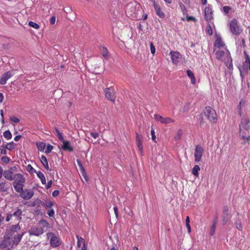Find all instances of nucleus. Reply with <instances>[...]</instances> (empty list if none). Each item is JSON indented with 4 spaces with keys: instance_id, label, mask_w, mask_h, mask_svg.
<instances>
[{
    "instance_id": "1",
    "label": "nucleus",
    "mask_w": 250,
    "mask_h": 250,
    "mask_svg": "<svg viewBox=\"0 0 250 250\" xmlns=\"http://www.w3.org/2000/svg\"><path fill=\"white\" fill-rule=\"evenodd\" d=\"M218 117L215 110L209 106H206L200 115L201 123L207 124L208 121L210 123H216Z\"/></svg>"
},
{
    "instance_id": "2",
    "label": "nucleus",
    "mask_w": 250,
    "mask_h": 250,
    "mask_svg": "<svg viewBox=\"0 0 250 250\" xmlns=\"http://www.w3.org/2000/svg\"><path fill=\"white\" fill-rule=\"evenodd\" d=\"M229 27L230 32L233 35H239L242 32V29L236 19H233L230 21Z\"/></svg>"
},
{
    "instance_id": "3",
    "label": "nucleus",
    "mask_w": 250,
    "mask_h": 250,
    "mask_svg": "<svg viewBox=\"0 0 250 250\" xmlns=\"http://www.w3.org/2000/svg\"><path fill=\"white\" fill-rule=\"evenodd\" d=\"M46 236L48 239L50 238V245L51 247L57 248L61 245V239L56 236L54 233L51 232H48L46 234Z\"/></svg>"
},
{
    "instance_id": "4",
    "label": "nucleus",
    "mask_w": 250,
    "mask_h": 250,
    "mask_svg": "<svg viewBox=\"0 0 250 250\" xmlns=\"http://www.w3.org/2000/svg\"><path fill=\"white\" fill-rule=\"evenodd\" d=\"M216 58L220 61L227 63L230 59V54L228 50L226 51L218 50L215 53Z\"/></svg>"
},
{
    "instance_id": "5",
    "label": "nucleus",
    "mask_w": 250,
    "mask_h": 250,
    "mask_svg": "<svg viewBox=\"0 0 250 250\" xmlns=\"http://www.w3.org/2000/svg\"><path fill=\"white\" fill-rule=\"evenodd\" d=\"M204 153V149L201 146L199 145L195 146L194 152L195 163H197L201 161Z\"/></svg>"
},
{
    "instance_id": "6",
    "label": "nucleus",
    "mask_w": 250,
    "mask_h": 250,
    "mask_svg": "<svg viewBox=\"0 0 250 250\" xmlns=\"http://www.w3.org/2000/svg\"><path fill=\"white\" fill-rule=\"evenodd\" d=\"M245 55V61L243 62L242 69L244 72H242V70L240 69V74L242 76V73L247 74L248 73V70H250V58L249 55L247 54L246 51L244 52Z\"/></svg>"
},
{
    "instance_id": "7",
    "label": "nucleus",
    "mask_w": 250,
    "mask_h": 250,
    "mask_svg": "<svg viewBox=\"0 0 250 250\" xmlns=\"http://www.w3.org/2000/svg\"><path fill=\"white\" fill-rule=\"evenodd\" d=\"M205 19L207 22H210L214 26L213 11L210 7H206L204 9Z\"/></svg>"
},
{
    "instance_id": "8",
    "label": "nucleus",
    "mask_w": 250,
    "mask_h": 250,
    "mask_svg": "<svg viewBox=\"0 0 250 250\" xmlns=\"http://www.w3.org/2000/svg\"><path fill=\"white\" fill-rule=\"evenodd\" d=\"M15 74V70H11L3 73L0 79V84L4 85L6 84L7 81L14 76Z\"/></svg>"
},
{
    "instance_id": "9",
    "label": "nucleus",
    "mask_w": 250,
    "mask_h": 250,
    "mask_svg": "<svg viewBox=\"0 0 250 250\" xmlns=\"http://www.w3.org/2000/svg\"><path fill=\"white\" fill-rule=\"evenodd\" d=\"M169 54L173 63L177 64L180 62L183 63L182 56L178 52L171 51Z\"/></svg>"
},
{
    "instance_id": "10",
    "label": "nucleus",
    "mask_w": 250,
    "mask_h": 250,
    "mask_svg": "<svg viewBox=\"0 0 250 250\" xmlns=\"http://www.w3.org/2000/svg\"><path fill=\"white\" fill-rule=\"evenodd\" d=\"M229 208L228 206H224L223 208V215H222V222L223 225H225L230 220V217H229Z\"/></svg>"
},
{
    "instance_id": "11",
    "label": "nucleus",
    "mask_w": 250,
    "mask_h": 250,
    "mask_svg": "<svg viewBox=\"0 0 250 250\" xmlns=\"http://www.w3.org/2000/svg\"><path fill=\"white\" fill-rule=\"evenodd\" d=\"M151 1L153 3L154 8L156 11V14L160 18H164L165 17V14L162 11L161 7L159 4H158L155 0H151Z\"/></svg>"
},
{
    "instance_id": "12",
    "label": "nucleus",
    "mask_w": 250,
    "mask_h": 250,
    "mask_svg": "<svg viewBox=\"0 0 250 250\" xmlns=\"http://www.w3.org/2000/svg\"><path fill=\"white\" fill-rule=\"evenodd\" d=\"M43 233V230L42 227L38 228L36 227H32L29 230V233L31 235H35L39 236Z\"/></svg>"
},
{
    "instance_id": "13",
    "label": "nucleus",
    "mask_w": 250,
    "mask_h": 250,
    "mask_svg": "<svg viewBox=\"0 0 250 250\" xmlns=\"http://www.w3.org/2000/svg\"><path fill=\"white\" fill-rule=\"evenodd\" d=\"M25 182L19 181V182H13V185L15 190L20 194L24 192L23 187Z\"/></svg>"
},
{
    "instance_id": "14",
    "label": "nucleus",
    "mask_w": 250,
    "mask_h": 250,
    "mask_svg": "<svg viewBox=\"0 0 250 250\" xmlns=\"http://www.w3.org/2000/svg\"><path fill=\"white\" fill-rule=\"evenodd\" d=\"M111 90L112 91L113 90L112 87L106 88L104 89L105 97L110 101L114 102L115 98L113 92H111Z\"/></svg>"
},
{
    "instance_id": "15",
    "label": "nucleus",
    "mask_w": 250,
    "mask_h": 250,
    "mask_svg": "<svg viewBox=\"0 0 250 250\" xmlns=\"http://www.w3.org/2000/svg\"><path fill=\"white\" fill-rule=\"evenodd\" d=\"M214 45L215 47L220 48L221 47H224L226 44L222 40V38L220 36L216 35V38Z\"/></svg>"
},
{
    "instance_id": "16",
    "label": "nucleus",
    "mask_w": 250,
    "mask_h": 250,
    "mask_svg": "<svg viewBox=\"0 0 250 250\" xmlns=\"http://www.w3.org/2000/svg\"><path fill=\"white\" fill-rule=\"evenodd\" d=\"M63 144L62 146V148L64 150H67L69 152H72L73 151V148L70 145V142L68 141H65L63 139V141H61Z\"/></svg>"
},
{
    "instance_id": "17",
    "label": "nucleus",
    "mask_w": 250,
    "mask_h": 250,
    "mask_svg": "<svg viewBox=\"0 0 250 250\" xmlns=\"http://www.w3.org/2000/svg\"><path fill=\"white\" fill-rule=\"evenodd\" d=\"M143 138L142 137H141L138 133H136V143H137V146L138 147L139 150L141 152L143 153V147L142 146V139Z\"/></svg>"
},
{
    "instance_id": "18",
    "label": "nucleus",
    "mask_w": 250,
    "mask_h": 250,
    "mask_svg": "<svg viewBox=\"0 0 250 250\" xmlns=\"http://www.w3.org/2000/svg\"><path fill=\"white\" fill-rule=\"evenodd\" d=\"M240 133L241 138L243 140H246L247 142H248L250 140V135L248 130H245L241 131V128H240Z\"/></svg>"
},
{
    "instance_id": "19",
    "label": "nucleus",
    "mask_w": 250,
    "mask_h": 250,
    "mask_svg": "<svg viewBox=\"0 0 250 250\" xmlns=\"http://www.w3.org/2000/svg\"><path fill=\"white\" fill-rule=\"evenodd\" d=\"M41 162L42 163L44 167L48 171H51L52 169L49 168L48 166V161L46 157L44 155H42L41 158H40Z\"/></svg>"
},
{
    "instance_id": "20",
    "label": "nucleus",
    "mask_w": 250,
    "mask_h": 250,
    "mask_svg": "<svg viewBox=\"0 0 250 250\" xmlns=\"http://www.w3.org/2000/svg\"><path fill=\"white\" fill-rule=\"evenodd\" d=\"M101 63L97 62L95 61L92 62V64L91 65V69L93 71V72L98 73L100 72V67L101 66Z\"/></svg>"
},
{
    "instance_id": "21",
    "label": "nucleus",
    "mask_w": 250,
    "mask_h": 250,
    "mask_svg": "<svg viewBox=\"0 0 250 250\" xmlns=\"http://www.w3.org/2000/svg\"><path fill=\"white\" fill-rule=\"evenodd\" d=\"M179 6L181 9V10L183 13V15L185 16L184 17L182 18L181 20L183 21H188V12L186 9V6L182 2H179Z\"/></svg>"
},
{
    "instance_id": "22",
    "label": "nucleus",
    "mask_w": 250,
    "mask_h": 250,
    "mask_svg": "<svg viewBox=\"0 0 250 250\" xmlns=\"http://www.w3.org/2000/svg\"><path fill=\"white\" fill-rule=\"evenodd\" d=\"M34 192L33 191H29L25 194L24 192L20 194V196L23 199L28 200L30 199L34 195Z\"/></svg>"
},
{
    "instance_id": "23",
    "label": "nucleus",
    "mask_w": 250,
    "mask_h": 250,
    "mask_svg": "<svg viewBox=\"0 0 250 250\" xmlns=\"http://www.w3.org/2000/svg\"><path fill=\"white\" fill-rule=\"evenodd\" d=\"M23 234V233H21V234H17V235L14 237V239L12 241V246H13L14 245H15L16 246L18 245L19 244L20 242L21 241Z\"/></svg>"
},
{
    "instance_id": "24",
    "label": "nucleus",
    "mask_w": 250,
    "mask_h": 250,
    "mask_svg": "<svg viewBox=\"0 0 250 250\" xmlns=\"http://www.w3.org/2000/svg\"><path fill=\"white\" fill-rule=\"evenodd\" d=\"M245 101L243 99H241L239 103V104L237 106V111L240 117L242 116V109L243 107L245 106Z\"/></svg>"
},
{
    "instance_id": "25",
    "label": "nucleus",
    "mask_w": 250,
    "mask_h": 250,
    "mask_svg": "<svg viewBox=\"0 0 250 250\" xmlns=\"http://www.w3.org/2000/svg\"><path fill=\"white\" fill-rule=\"evenodd\" d=\"M12 242L11 241L7 240L3 238V240L0 243V249L1 250L6 249L8 245L11 246Z\"/></svg>"
},
{
    "instance_id": "26",
    "label": "nucleus",
    "mask_w": 250,
    "mask_h": 250,
    "mask_svg": "<svg viewBox=\"0 0 250 250\" xmlns=\"http://www.w3.org/2000/svg\"><path fill=\"white\" fill-rule=\"evenodd\" d=\"M13 173L9 169L6 170L3 172V175L4 177L10 181H12L14 179V178L12 177Z\"/></svg>"
},
{
    "instance_id": "27",
    "label": "nucleus",
    "mask_w": 250,
    "mask_h": 250,
    "mask_svg": "<svg viewBox=\"0 0 250 250\" xmlns=\"http://www.w3.org/2000/svg\"><path fill=\"white\" fill-rule=\"evenodd\" d=\"M21 229V227L19 224L17 225H12L10 227L8 230L11 232L12 233L13 232H17L19 230Z\"/></svg>"
},
{
    "instance_id": "28",
    "label": "nucleus",
    "mask_w": 250,
    "mask_h": 250,
    "mask_svg": "<svg viewBox=\"0 0 250 250\" xmlns=\"http://www.w3.org/2000/svg\"><path fill=\"white\" fill-rule=\"evenodd\" d=\"M207 23L208 25L206 28V33L207 34L211 36L213 34L212 26L214 27L215 26H213L210 22Z\"/></svg>"
},
{
    "instance_id": "29",
    "label": "nucleus",
    "mask_w": 250,
    "mask_h": 250,
    "mask_svg": "<svg viewBox=\"0 0 250 250\" xmlns=\"http://www.w3.org/2000/svg\"><path fill=\"white\" fill-rule=\"evenodd\" d=\"M14 178H16V180L14 182H19V181L25 182V178L21 173H17L15 174Z\"/></svg>"
},
{
    "instance_id": "30",
    "label": "nucleus",
    "mask_w": 250,
    "mask_h": 250,
    "mask_svg": "<svg viewBox=\"0 0 250 250\" xmlns=\"http://www.w3.org/2000/svg\"><path fill=\"white\" fill-rule=\"evenodd\" d=\"M200 170V167L198 165H195L193 168L192 169L191 173L195 177H198L199 176V171Z\"/></svg>"
},
{
    "instance_id": "31",
    "label": "nucleus",
    "mask_w": 250,
    "mask_h": 250,
    "mask_svg": "<svg viewBox=\"0 0 250 250\" xmlns=\"http://www.w3.org/2000/svg\"><path fill=\"white\" fill-rule=\"evenodd\" d=\"M39 223L40 225H42V229H47L50 227L48 222L44 219H42L39 221Z\"/></svg>"
},
{
    "instance_id": "32",
    "label": "nucleus",
    "mask_w": 250,
    "mask_h": 250,
    "mask_svg": "<svg viewBox=\"0 0 250 250\" xmlns=\"http://www.w3.org/2000/svg\"><path fill=\"white\" fill-rule=\"evenodd\" d=\"M37 175L38 177L40 179L42 184H46V178L43 174L41 171H39L38 172H37Z\"/></svg>"
},
{
    "instance_id": "33",
    "label": "nucleus",
    "mask_w": 250,
    "mask_h": 250,
    "mask_svg": "<svg viewBox=\"0 0 250 250\" xmlns=\"http://www.w3.org/2000/svg\"><path fill=\"white\" fill-rule=\"evenodd\" d=\"M188 78L190 80L191 83L192 84H196V79L194 76V74L189 70H188Z\"/></svg>"
},
{
    "instance_id": "34",
    "label": "nucleus",
    "mask_w": 250,
    "mask_h": 250,
    "mask_svg": "<svg viewBox=\"0 0 250 250\" xmlns=\"http://www.w3.org/2000/svg\"><path fill=\"white\" fill-rule=\"evenodd\" d=\"M39 151H43L46 146V144L44 142H40L36 144Z\"/></svg>"
},
{
    "instance_id": "35",
    "label": "nucleus",
    "mask_w": 250,
    "mask_h": 250,
    "mask_svg": "<svg viewBox=\"0 0 250 250\" xmlns=\"http://www.w3.org/2000/svg\"><path fill=\"white\" fill-rule=\"evenodd\" d=\"M175 121L169 117L163 118V120L161 121V123L164 124H168L174 123Z\"/></svg>"
},
{
    "instance_id": "36",
    "label": "nucleus",
    "mask_w": 250,
    "mask_h": 250,
    "mask_svg": "<svg viewBox=\"0 0 250 250\" xmlns=\"http://www.w3.org/2000/svg\"><path fill=\"white\" fill-rule=\"evenodd\" d=\"M12 236H13V233L9 231L8 229H6L5 234L3 236V238L6 239L7 240L10 241Z\"/></svg>"
},
{
    "instance_id": "37",
    "label": "nucleus",
    "mask_w": 250,
    "mask_h": 250,
    "mask_svg": "<svg viewBox=\"0 0 250 250\" xmlns=\"http://www.w3.org/2000/svg\"><path fill=\"white\" fill-rule=\"evenodd\" d=\"M22 210L21 209L18 208L17 211H15L14 213L12 214L15 216H17L19 220L21 221V215H22Z\"/></svg>"
},
{
    "instance_id": "38",
    "label": "nucleus",
    "mask_w": 250,
    "mask_h": 250,
    "mask_svg": "<svg viewBox=\"0 0 250 250\" xmlns=\"http://www.w3.org/2000/svg\"><path fill=\"white\" fill-rule=\"evenodd\" d=\"M9 187L6 186L5 182H1L0 183V191L1 192L6 191Z\"/></svg>"
},
{
    "instance_id": "39",
    "label": "nucleus",
    "mask_w": 250,
    "mask_h": 250,
    "mask_svg": "<svg viewBox=\"0 0 250 250\" xmlns=\"http://www.w3.org/2000/svg\"><path fill=\"white\" fill-rule=\"evenodd\" d=\"M3 136L7 140H10L12 137V135L9 130H7L3 132Z\"/></svg>"
},
{
    "instance_id": "40",
    "label": "nucleus",
    "mask_w": 250,
    "mask_h": 250,
    "mask_svg": "<svg viewBox=\"0 0 250 250\" xmlns=\"http://www.w3.org/2000/svg\"><path fill=\"white\" fill-rule=\"evenodd\" d=\"M216 224H217V221L214 220L212 224V225L211 227V230H210V234L211 236H213L215 233Z\"/></svg>"
},
{
    "instance_id": "41",
    "label": "nucleus",
    "mask_w": 250,
    "mask_h": 250,
    "mask_svg": "<svg viewBox=\"0 0 250 250\" xmlns=\"http://www.w3.org/2000/svg\"><path fill=\"white\" fill-rule=\"evenodd\" d=\"M15 144L13 142H11L5 145V147L9 150H12L15 148Z\"/></svg>"
},
{
    "instance_id": "42",
    "label": "nucleus",
    "mask_w": 250,
    "mask_h": 250,
    "mask_svg": "<svg viewBox=\"0 0 250 250\" xmlns=\"http://www.w3.org/2000/svg\"><path fill=\"white\" fill-rule=\"evenodd\" d=\"M54 130L57 133V136H58L59 140L61 142L63 141L64 138H63L62 133L59 131V130L58 129V128L56 127H54Z\"/></svg>"
},
{
    "instance_id": "43",
    "label": "nucleus",
    "mask_w": 250,
    "mask_h": 250,
    "mask_svg": "<svg viewBox=\"0 0 250 250\" xmlns=\"http://www.w3.org/2000/svg\"><path fill=\"white\" fill-rule=\"evenodd\" d=\"M28 25L35 29H39L40 28V25L35 22L30 21L28 22Z\"/></svg>"
},
{
    "instance_id": "44",
    "label": "nucleus",
    "mask_w": 250,
    "mask_h": 250,
    "mask_svg": "<svg viewBox=\"0 0 250 250\" xmlns=\"http://www.w3.org/2000/svg\"><path fill=\"white\" fill-rule=\"evenodd\" d=\"M231 9V8L229 6H224L223 7V12L225 15L229 14Z\"/></svg>"
},
{
    "instance_id": "45",
    "label": "nucleus",
    "mask_w": 250,
    "mask_h": 250,
    "mask_svg": "<svg viewBox=\"0 0 250 250\" xmlns=\"http://www.w3.org/2000/svg\"><path fill=\"white\" fill-rule=\"evenodd\" d=\"M26 169L30 173L32 172V173H35L37 174V172H38V171H37L34 168H33V167H32V166L30 164H29L27 166Z\"/></svg>"
},
{
    "instance_id": "46",
    "label": "nucleus",
    "mask_w": 250,
    "mask_h": 250,
    "mask_svg": "<svg viewBox=\"0 0 250 250\" xmlns=\"http://www.w3.org/2000/svg\"><path fill=\"white\" fill-rule=\"evenodd\" d=\"M80 170L81 171V172L84 178V179L86 181H88V176L87 175L86 172L84 167L82 168V169H80Z\"/></svg>"
},
{
    "instance_id": "47",
    "label": "nucleus",
    "mask_w": 250,
    "mask_h": 250,
    "mask_svg": "<svg viewBox=\"0 0 250 250\" xmlns=\"http://www.w3.org/2000/svg\"><path fill=\"white\" fill-rule=\"evenodd\" d=\"M55 204V203L54 202H53L52 201H49L47 203H45L44 207L46 209H48L49 208H51Z\"/></svg>"
},
{
    "instance_id": "48",
    "label": "nucleus",
    "mask_w": 250,
    "mask_h": 250,
    "mask_svg": "<svg viewBox=\"0 0 250 250\" xmlns=\"http://www.w3.org/2000/svg\"><path fill=\"white\" fill-rule=\"evenodd\" d=\"M53 148V146L51 145L50 144H48L47 145L46 149L45 150V153H46V154L49 153L50 152H51V151L52 150Z\"/></svg>"
},
{
    "instance_id": "49",
    "label": "nucleus",
    "mask_w": 250,
    "mask_h": 250,
    "mask_svg": "<svg viewBox=\"0 0 250 250\" xmlns=\"http://www.w3.org/2000/svg\"><path fill=\"white\" fill-rule=\"evenodd\" d=\"M227 66L228 67L229 69H231L233 67V63H232V60L231 58L230 57V60H229V62H227V63H225Z\"/></svg>"
},
{
    "instance_id": "50",
    "label": "nucleus",
    "mask_w": 250,
    "mask_h": 250,
    "mask_svg": "<svg viewBox=\"0 0 250 250\" xmlns=\"http://www.w3.org/2000/svg\"><path fill=\"white\" fill-rule=\"evenodd\" d=\"M182 134H183L182 130L181 129H179L178 131L177 134L175 136V137H174L175 140H179L181 138Z\"/></svg>"
},
{
    "instance_id": "51",
    "label": "nucleus",
    "mask_w": 250,
    "mask_h": 250,
    "mask_svg": "<svg viewBox=\"0 0 250 250\" xmlns=\"http://www.w3.org/2000/svg\"><path fill=\"white\" fill-rule=\"evenodd\" d=\"M189 21H193L195 25H197L198 20L197 18L193 16H188V22Z\"/></svg>"
},
{
    "instance_id": "52",
    "label": "nucleus",
    "mask_w": 250,
    "mask_h": 250,
    "mask_svg": "<svg viewBox=\"0 0 250 250\" xmlns=\"http://www.w3.org/2000/svg\"><path fill=\"white\" fill-rule=\"evenodd\" d=\"M1 160L3 163H4L5 164H8L11 161V159H10V158H9L7 156L2 157L1 158Z\"/></svg>"
},
{
    "instance_id": "53",
    "label": "nucleus",
    "mask_w": 250,
    "mask_h": 250,
    "mask_svg": "<svg viewBox=\"0 0 250 250\" xmlns=\"http://www.w3.org/2000/svg\"><path fill=\"white\" fill-rule=\"evenodd\" d=\"M48 216L50 217H54L55 215V211L53 209L51 208L49 209L47 212Z\"/></svg>"
},
{
    "instance_id": "54",
    "label": "nucleus",
    "mask_w": 250,
    "mask_h": 250,
    "mask_svg": "<svg viewBox=\"0 0 250 250\" xmlns=\"http://www.w3.org/2000/svg\"><path fill=\"white\" fill-rule=\"evenodd\" d=\"M151 53L154 55L155 53V47L152 42H150Z\"/></svg>"
},
{
    "instance_id": "55",
    "label": "nucleus",
    "mask_w": 250,
    "mask_h": 250,
    "mask_svg": "<svg viewBox=\"0 0 250 250\" xmlns=\"http://www.w3.org/2000/svg\"><path fill=\"white\" fill-rule=\"evenodd\" d=\"M10 120L15 123H18L20 122V119L15 116L11 117L10 118Z\"/></svg>"
},
{
    "instance_id": "56",
    "label": "nucleus",
    "mask_w": 250,
    "mask_h": 250,
    "mask_svg": "<svg viewBox=\"0 0 250 250\" xmlns=\"http://www.w3.org/2000/svg\"><path fill=\"white\" fill-rule=\"evenodd\" d=\"M36 205H37L38 207H40L41 206H44L45 203L39 199H37L36 200Z\"/></svg>"
},
{
    "instance_id": "57",
    "label": "nucleus",
    "mask_w": 250,
    "mask_h": 250,
    "mask_svg": "<svg viewBox=\"0 0 250 250\" xmlns=\"http://www.w3.org/2000/svg\"><path fill=\"white\" fill-rule=\"evenodd\" d=\"M150 132H151L152 140L154 142H156V136L155 135V131H154V130L153 129V128H151Z\"/></svg>"
},
{
    "instance_id": "58",
    "label": "nucleus",
    "mask_w": 250,
    "mask_h": 250,
    "mask_svg": "<svg viewBox=\"0 0 250 250\" xmlns=\"http://www.w3.org/2000/svg\"><path fill=\"white\" fill-rule=\"evenodd\" d=\"M154 118L156 120L160 121L161 123V121L163 120V117L158 114L154 115Z\"/></svg>"
},
{
    "instance_id": "59",
    "label": "nucleus",
    "mask_w": 250,
    "mask_h": 250,
    "mask_svg": "<svg viewBox=\"0 0 250 250\" xmlns=\"http://www.w3.org/2000/svg\"><path fill=\"white\" fill-rule=\"evenodd\" d=\"M102 52V55L104 57H106L107 53V50L105 47H103L102 49L101 50Z\"/></svg>"
},
{
    "instance_id": "60",
    "label": "nucleus",
    "mask_w": 250,
    "mask_h": 250,
    "mask_svg": "<svg viewBox=\"0 0 250 250\" xmlns=\"http://www.w3.org/2000/svg\"><path fill=\"white\" fill-rule=\"evenodd\" d=\"M235 226H236V228L240 230H241L242 229V225H241V223L239 222H235Z\"/></svg>"
},
{
    "instance_id": "61",
    "label": "nucleus",
    "mask_w": 250,
    "mask_h": 250,
    "mask_svg": "<svg viewBox=\"0 0 250 250\" xmlns=\"http://www.w3.org/2000/svg\"><path fill=\"white\" fill-rule=\"evenodd\" d=\"M1 147H2V148L1 149V150H0V153L1 154H3V155L6 154V149H7V148L5 147V146H1Z\"/></svg>"
},
{
    "instance_id": "62",
    "label": "nucleus",
    "mask_w": 250,
    "mask_h": 250,
    "mask_svg": "<svg viewBox=\"0 0 250 250\" xmlns=\"http://www.w3.org/2000/svg\"><path fill=\"white\" fill-rule=\"evenodd\" d=\"M55 21H56V17H55V16H52L50 18V20H49L50 23L51 24H52V25L54 24V23L55 22Z\"/></svg>"
},
{
    "instance_id": "63",
    "label": "nucleus",
    "mask_w": 250,
    "mask_h": 250,
    "mask_svg": "<svg viewBox=\"0 0 250 250\" xmlns=\"http://www.w3.org/2000/svg\"><path fill=\"white\" fill-rule=\"evenodd\" d=\"M52 181L51 180L50 181H48V183L46 184V186H45V187H46V189H49V188H50L52 186Z\"/></svg>"
},
{
    "instance_id": "64",
    "label": "nucleus",
    "mask_w": 250,
    "mask_h": 250,
    "mask_svg": "<svg viewBox=\"0 0 250 250\" xmlns=\"http://www.w3.org/2000/svg\"><path fill=\"white\" fill-rule=\"evenodd\" d=\"M90 135H91V136H92L94 138L96 139V138H97L99 136V133H98L97 132H91L90 133Z\"/></svg>"
}]
</instances>
